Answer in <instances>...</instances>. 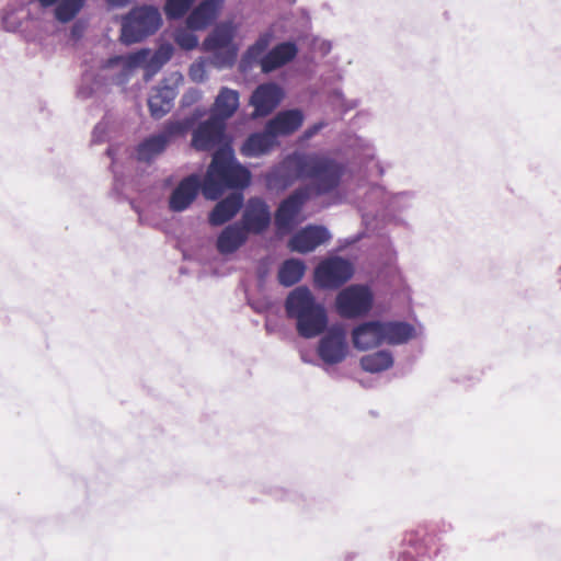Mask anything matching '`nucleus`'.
<instances>
[{
  "instance_id": "34",
  "label": "nucleus",
  "mask_w": 561,
  "mask_h": 561,
  "mask_svg": "<svg viewBox=\"0 0 561 561\" xmlns=\"http://www.w3.org/2000/svg\"><path fill=\"white\" fill-rule=\"evenodd\" d=\"M232 33H233V27H232V25H229L224 31H221V27H217L213 35H225V36H228V35H232Z\"/></svg>"
},
{
  "instance_id": "13",
  "label": "nucleus",
  "mask_w": 561,
  "mask_h": 561,
  "mask_svg": "<svg viewBox=\"0 0 561 561\" xmlns=\"http://www.w3.org/2000/svg\"><path fill=\"white\" fill-rule=\"evenodd\" d=\"M270 222L271 211L265 201L260 197L250 198L242 215L241 226L248 232L259 234L267 229Z\"/></svg>"
},
{
  "instance_id": "25",
  "label": "nucleus",
  "mask_w": 561,
  "mask_h": 561,
  "mask_svg": "<svg viewBox=\"0 0 561 561\" xmlns=\"http://www.w3.org/2000/svg\"><path fill=\"white\" fill-rule=\"evenodd\" d=\"M243 197L241 194H231L218 202L209 214L211 226H221L229 221L242 207Z\"/></svg>"
},
{
  "instance_id": "31",
  "label": "nucleus",
  "mask_w": 561,
  "mask_h": 561,
  "mask_svg": "<svg viewBox=\"0 0 561 561\" xmlns=\"http://www.w3.org/2000/svg\"><path fill=\"white\" fill-rule=\"evenodd\" d=\"M195 0H167L164 13L168 19L183 18Z\"/></svg>"
},
{
  "instance_id": "36",
  "label": "nucleus",
  "mask_w": 561,
  "mask_h": 561,
  "mask_svg": "<svg viewBox=\"0 0 561 561\" xmlns=\"http://www.w3.org/2000/svg\"><path fill=\"white\" fill-rule=\"evenodd\" d=\"M316 130H317V128H314V130H308V131L306 133V136H307V137H311V136H312V134H313Z\"/></svg>"
},
{
  "instance_id": "24",
  "label": "nucleus",
  "mask_w": 561,
  "mask_h": 561,
  "mask_svg": "<svg viewBox=\"0 0 561 561\" xmlns=\"http://www.w3.org/2000/svg\"><path fill=\"white\" fill-rule=\"evenodd\" d=\"M297 55V47L293 43H282L265 54L262 59V72H272L287 62L291 61Z\"/></svg>"
},
{
  "instance_id": "7",
  "label": "nucleus",
  "mask_w": 561,
  "mask_h": 561,
  "mask_svg": "<svg viewBox=\"0 0 561 561\" xmlns=\"http://www.w3.org/2000/svg\"><path fill=\"white\" fill-rule=\"evenodd\" d=\"M354 268L351 262L340 256L323 260L314 270V282L323 289H336L352 278Z\"/></svg>"
},
{
  "instance_id": "29",
  "label": "nucleus",
  "mask_w": 561,
  "mask_h": 561,
  "mask_svg": "<svg viewBox=\"0 0 561 561\" xmlns=\"http://www.w3.org/2000/svg\"><path fill=\"white\" fill-rule=\"evenodd\" d=\"M363 370L371 374L381 373L392 367L393 356L389 351H377L360 358Z\"/></svg>"
},
{
  "instance_id": "27",
  "label": "nucleus",
  "mask_w": 561,
  "mask_h": 561,
  "mask_svg": "<svg viewBox=\"0 0 561 561\" xmlns=\"http://www.w3.org/2000/svg\"><path fill=\"white\" fill-rule=\"evenodd\" d=\"M306 265L298 259H288L282 263L278 270L277 278L279 284L285 287H290L298 282L305 275Z\"/></svg>"
},
{
  "instance_id": "26",
  "label": "nucleus",
  "mask_w": 561,
  "mask_h": 561,
  "mask_svg": "<svg viewBox=\"0 0 561 561\" xmlns=\"http://www.w3.org/2000/svg\"><path fill=\"white\" fill-rule=\"evenodd\" d=\"M248 231L239 224L227 226L217 239V249L221 254L237 251L248 239Z\"/></svg>"
},
{
  "instance_id": "5",
  "label": "nucleus",
  "mask_w": 561,
  "mask_h": 561,
  "mask_svg": "<svg viewBox=\"0 0 561 561\" xmlns=\"http://www.w3.org/2000/svg\"><path fill=\"white\" fill-rule=\"evenodd\" d=\"M204 115L205 110L196 108L192 115L183 119L165 123L158 135L150 136L138 145L137 159L139 161L149 162L154 157L162 153L171 141L179 137H184Z\"/></svg>"
},
{
  "instance_id": "30",
  "label": "nucleus",
  "mask_w": 561,
  "mask_h": 561,
  "mask_svg": "<svg viewBox=\"0 0 561 561\" xmlns=\"http://www.w3.org/2000/svg\"><path fill=\"white\" fill-rule=\"evenodd\" d=\"M267 37H259L256 43L249 47V49L244 54L241 61L242 67L252 68L253 66L257 65L262 69V59L264 58L265 54H267Z\"/></svg>"
},
{
  "instance_id": "11",
  "label": "nucleus",
  "mask_w": 561,
  "mask_h": 561,
  "mask_svg": "<svg viewBox=\"0 0 561 561\" xmlns=\"http://www.w3.org/2000/svg\"><path fill=\"white\" fill-rule=\"evenodd\" d=\"M226 127V124L209 117L193 130L192 147L197 151L213 150L222 142Z\"/></svg>"
},
{
  "instance_id": "18",
  "label": "nucleus",
  "mask_w": 561,
  "mask_h": 561,
  "mask_svg": "<svg viewBox=\"0 0 561 561\" xmlns=\"http://www.w3.org/2000/svg\"><path fill=\"white\" fill-rule=\"evenodd\" d=\"M199 188L201 182L197 175L192 174L184 178L170 196V209L173 211L185 210L196 198Z\"/></svg>"
},
{
  "instance_id": "16",
  "label": "nucleus",
  "mask_w": 561,
  "mask_h": 561,
  "mask_svg": "<svg viewBox=\"0 0 561 561\" xmlns=\"http://www.w3.org/2000/svg\"><path fill=\"white\" fill-rule=\"evenodd\" d=\"M224 7V0H204L186 18L191 31H204L213 25Z\"/></svg>"
},
{
  "instance_id": "28",
  "label": "nucleus",
  "mask_w": 561,
  "mask_h": 561,
  "mask_svg": "<svg viewBox=\"0 0 561 561\" xmlns=\"http://www.w3.org/2000/svg\"><path fill=\"white\" fill-rule=\"evenodd\" d=\"M43 7L57 4L55 18L62 23L71 21L82 9L85 0H38Z\"/></svg>"
},
{
  "instance_id": "8",
  "label": "nucleus",
  "mask_w": 561,
  "mask_h": 561,
  "mask_svg": "<svg viewBox=\"0 0 561 561\" xmlns=\"http://www.w3.org/2000/svg\"><path fill=\"white\" fill-rule=\"evenodd\" d=\"M161 23V14L157 8L136 7L123 16L121 35H152Z\"/></svg>"
},
{
  "instance_id": "4",
  "label": "nucleus",
  "mask_w": 561,
  "mask_h": 561,
  "mask_svg": "<svg viewBox=\"0 0 561 561\" xmlns=\"http://www.w3.org/2000/svg\"><path fill=\"white\" fill-rule=\"evenodd\" d=\"M172 55L173 46L161 44L154 51L140 49L127 56H114L106 61L104 68L121 67L114 79L116 84L127 82L135 68H142L144 79L149 81L171 59Z\"/></svg>"
},
{
  "instance_id": "14",
  "label": "nucleus",
  "mask_w": 561,
  "mask_h": 561,
  "mask_svg": "<svg viewBox=\"0 0 561 561\" xmlns=\"http://www.w3.org/2000/svg\"><path fill=\"white\" fill-rule=\"evenodd\" d=\"M283 96V90L277 84H260L250 99V104L254 106L253 116L263 117L268 115L277 107Z\"/></svg>"
},
{
  "instance_id": "33",
  "label": "nucleus",
  "mask_w": 561,
  "mask_h": 561,
  "mask_svg": "<svg viewBox=\"0 0 561 561\" xmlns=\"http://www.w3.org/2000/svg\"><path fill=\"white\" fill-rule=\"evenodd\" d=\"M111 7L122 8L127 5L131 0H106Z\"/></svg>"
},
{
  "instance_id": "6",
  "label": "nucleus",
  "mask_w": 561,
  "mask_h": 561,
  "mask_svg": "<svg viewBox=\"0 0 561 561\" xmlns=\"http://www.w3.org/2000/svg\"><path fill=\"white\" fill-rule=\"evenodd\" d=\"M371 307L373 294L363 285H351L342 289L335 299L336 312L345 319L365 316Z\"/></svg>"
},
{
  "instance_id": "19",
  "label": "nucleus",
  "mask_w": 561,
  "mask_h": 561,
  "mask_svg": "<svg viewBox=\"0 0 561 561\" xmlns=\"http://www.w3.org/2000/svg\"><path fill=\"white\" fill-rule=\"evenodd\" d=\"M304 122V114L300 110H286L278 112L266 123V127L277 139L278 136H289L298 130Z\"/></svg>"
},
{
  "instance_id": "22",
  "label": "nucleus",
  "mask_w": 561,
  "mask_h": 561,
  "mask_svg": "<svg viewBox=\"0 0 561 561\" xmlns=\"http://www.w3.org/2000/svg\"><path fill=\"white\" fill-rule=\"evenodd\" d=\"M176 94L174 88L165 84L153 89L148 99L150 115L159 119L168 114L173 107V101Z\"/></svg>"
},
{
  "instance_id": "37",
  "label": "nucleus",
  "mask_w": 561,
  "mask_h": 561,
  "mask_svg": "<svg viewBox=\"0 0 561 561\" xmlns=\"http://www.w3.org/2000/svg\"><path fill=\"white\" fill-rule=\"evenodd\" d=\"M175 77H176V79H175L176 81H182V79H183L182 76L179 73H175Z\"/></svg>"
},
{
  "instance_id": "10",
  "label": "nucleus",
  "mask_w": 561,
  "mask_h": 561,
  "mask_svg": "<svg viewBox=\"0 0 561 561\" xmlns=\"http://www.w3.org/2000/svg\"><path fill=\"white\" fill-rule=\"evenodd\" d=\"M317 354L328 365L342 363L348 354L346 331L343 325H332L320 339Z\"/></svg>"
},
{
  "instance_id": "17",
  "label": "nucleus",
  "mask_w": 561,
  "mask_h": 561,
  "mask_svg": "<svg viewBox=\"0 0 561 561\" xmlns=\"http://www.w3.org/2000/svg\"><path fill=\"white\" fill-rule=\"evenodd\" d=\"M352 342L356 350L367 351L383 344L381 321H367L352 331Z\"/></svg>"
},
{
  "instance_id": "12",
  "label": "nucleus",
  "mask_w": 561,
  "mask_h": 561,
  "mask_svg": "<svg viewBox=\"0 0 561 561\" xmlns=\"http://www.w3.org/2000/svg\"><path fill=\"white\" fill-rule=\"evenodd\" d=\"M203 48L210 53V64L216 68L232 67L237 60L238 47L233 37H205Z\"/></svg>"
},
{
  "instance_id": "2",
  "label": "nucleus",
  "mask_w": 561,
  "mask_h": 561,
  "mask_svg": "<svg viewBox=\"0 0 561 561\" xmlns=\"http://www.w3.org/2000/svg\"><path fill=\"white\" fill-rule=\"evenodd\" d=\"M250 171L237 162L231 149L215 151L205 175L202 192L207 199H218L227 188H244L250 184Z\"/></svg>"
},
{
  "instance_id": "20",
  "label": "nucleus",
  "mask_w": 561,
  "mask_h": 561,
  "mask_svg": "<svg viewBox=\"0 0 561 561\" xmlns=\"http://www.w3.org/2000/svg\"><path fill=\"white\" fill-rule=\"evenodd\" d=\"M277 145L278 141L265 126L263 131L253 133L244 140L240 152L244 157L256 158L267 154Z\"/></svg>"
},
{
  "instance_id": "21",
  "label": "nucleus",
  "mask_w": 561,
  "mask_h": 561,
  "mask_svg": "<svg viewBox=\"0 0 561 561\" xmlns=\"http://www.w3.org/2000/svg\"><path fill=\"white\" fill-rule=\"evenodd\" d=\"M239 107V93L236 90L224 87L220 89L211 107L210 117L226 124L227 119L232 117Z\"/></svg>"
},
{
  "instance_id": "38",
  "label": "nucleus",
  "mask_w": 561,
  "mask_h": 561,
  "mask_svg": "<svg viewBox=\"0 0 561 561\" xmlns=\"http://www.w3.org/2000/svg\"><path fill=\"white\" fill-rule=\"evenodd\" d=\"M191 76L195 79L194 69L193 68L191 69Z\"/></svg>"
},
{
  "instance_id": "9",
  "label": "nucleus",
  "mask_w": 561,
  "mask_h": 561,
  "mask_svg": "<svg viewBox=\"0 0 561 561\" xmlns=\"http://www.w3.org/2000/svg\"><path fill=\"white\" fill-rule=\"evenodd\" d=\"M312 195L314 196L313 190L299 186L280 202L275 211V226L278 231L288 232L293 229L296 218Z\"/></svg>"
},
{
  "instance_id": "32",
  "label": "nucleus",
  "mask_w": 561,
  "mask_h": 561,
  "mask_svg": "<svg viewBox=\"0 0 561 561\" xmlns=\"http://www.w3.org/2000/svg\"><path fill=\"white\" fill-rule=\"evenodd\" d=\"M199 37H175L178 44L186 49H192L198 45Z\"/></svg>"
},
{
  "instance_id": "35",
  "label": "nucleus",
  "mask_w": 561,
  "mask_h": 561,
  "mask_svg": "<svg viewBox=\"0 0 561 561\" xmlns=\"http://www.w3.org/2000/svg\"><path fill=\"white\" fill-rule=\"evenodd\" d=\"M142 38L144 37H138V36H135V37H119L122 43L125 44V45H129V44H133V43L140 42Z\"/></svg>"
},
{
  "instance_id": "3",
  "label": "nucleus",
  "mask_w": 561,
  "mask_h": 561,
  "mask_svg": "<svg viewBox=\"0 0 561 561\" xmlns=\"http://www.w3.org/2000/svg\"><path fill=\"white\" fill-rule=\"evenodd\" d=\"M287 316L297 321V332L305 339L321 334L328 325V316L322 305L318 304L306 286L295 288L286 298Z\"/></svg>"
},
{
  "instance_id": "15",
  "label": "nucleus",
  "mask_w": 561,
  "mask_h": 561,
  "mask_svg": "<svg viewBox=\"0 0 561 561\" xmlns=\"http://www.w3.org/2000/svg\"><path fill=\"white\" fill-rule=\"evenodd\" d=\"M330 239V233L322 226L309 225L296 232L289 240L288 247L298 253H308Z\"/></svg>"
},
{
  "instance_id": "1",
  "label": "nucleus",
  "mask_w": 561,
  "mask_h": 561,
  "mask_svg": "<svg viewBox=\"0 0 561 561\" xmlns=\"http://www.w3.org/2000/svg\"><path fill=\"white\" fill-rule=\"evenodd\" d=\"M345 174V167L328 154L312 151H294L273 165L265 174L267 190L284 192L300 180H308L307 185L314 196L331 194L336 191Z\"/></svg>"
},
{
  "instance_id": "23",
  "label": "nucleus",
  "mask_w": 561,
  "mask_h": 561,
  "mask_svg": "<svg viewBox=\"0 0 561 561\" xmlns=\"http://www.w3.org/2000/svg\"><path fill=\"white\" fill-rule=\"evenodd\" d=\"M383 343L389 345L405 344L415 337V328L404 321H381Z\"/></svg>"
}]
</instances>
